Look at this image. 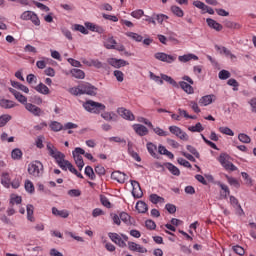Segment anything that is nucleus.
<instances>
[{
    "mask_svg": "<svg viewBox=\"0 0 256 256\" xmlns=\"http://www.w3.org/2000/svg\"><path fill=\"white\" fill-rule=\"evenodd\" d=\"M219 79L222 81H225L226 79H229L231 77V72L227 70H221L218 74Z\"/></svg>",
    "mask_w": 256,
    "mask_h": 256,
    "instance_id": "nucleus-55",
    "label": "nucleus"
},
{
    "mask_svg": "<svg viewBox=\"0 0 256 256\" xmlns=\"http://www.w3.org/2000/svg\"><path fill=\"white\" fill-rule=\"evenodd\" d=\"M108 237L109 239H111L113 243H115V245H118V247H121V248L127 247V243H125V241L123 240V238L120 237L119 234L110 232L108 233Z\"/></svg>",
    "mask_w": 256,
    "mask_h": 256,
    "instance_id": "nucleus-9",
    "label": "nucleus"
},
{
    "mask_svg": "<svg viewBox=\"0 0 256 256\" xmlns=\"http://www.w3.org/2000/svg\"><path fill=\"white\" fill-rule=\"evenodd\" d=\"M89 67H95L96 69H107V64L102 63L98 59H93L90 62L83 61Z\"/></svg>",
    "mask_w": 256,
    "mask_h": 256,
    "instance_id": "nucleus-17",
    "label": "nucleus"
},
{
    "mask_svg": "<svg viewBox=\"0 0 256 256\" xmlns=\"http://www.w3.org/2000/svg\"><path fill=\"white\" fill-rule=\"evenodd\" d=\"M34 207L31 204H28L26 207V211H27V219L28 221H31L33 223V221H35V218L33 217V213H34Z\"/></svg>",
    "mask_w": 256,
    "mask_h": 256,
    "instance_id": "nucleus-39",
    "label": "nucleus"
},
{
    "mask_svg": "<svg viewBox=\"0 0 256 256\" xmlns=\"http://www.w3.org/2000/svg\"><path fill=\"white\" fill-rule=\"evenodd\" d=\"M238 140L241 143H251V137H249V135L245 134V133H240L238 134Z\"/></svg>",
    "mask_w": 256,
    "mask_h": 256,
    "instance_id": "nucleus-51",
    "label": "nucleus"
},
{
    "mask_svg": "<svg viewBox=\"0 0 256 256\" xmlns=\"http://www.w3.org/2000/svg\"><path fill=\"white\" fill-rule=\"evenodd\" d=\"M166 169H168V171H170V173H172V175H175L176 177H179L181 175V171L179 170V168H177V166L173 165L172 163H165L164 164Z\"/></svg>",
    "mask_w": 256,
    "mask_h": 256,
    "instance_id": "nucleus-26",
    "label": "nucleus"
},
{
    "mask_svg": "<svg viewBox=\"0 0 256 256\" xmlns=\"http://www.w3.org/2000/svg\"><path fill=\"white\" fill-rule=\"evenodd\" d=\"M74 31H79L80 33H82L83 35H88L89 31L85 29V26L81 25V24H75L73 26Z\"/></svg>",
    "mask_w": 256,
    "mask_h": 256,
    "instance_id": "nucleus-53",
    "label": "nucleus"
},
{
    "mask_svg": "<svg viewBox=\"0 0 256 256\" xmlns=\"http://www.w3.org/2000/svg\"><path fill=\"white\" fill-rule=\"evenodd\" d=\"M150 201L154 205H157V203H165V198L157 195V194H151L150 195Z\"/></svg>",
    "mask_w": 256,
    "mask_h": 256,
    "instance_id": "nucleus-34",
    "label": "nucleus"
},
{
    "mask_svg": "<svg viewBox=\"0 0 256 256\" xmlns=\"http://www.w3.org/2000/svg\"><path fill=\"white\" fill-rule=\"evenodd\" d=\"M117 113L123 119H127L128 121H135V116L133 113L125 108H118Z\"/></svg>",
    "mask_w": 256,
    "mask_h": 256,
    "instance_id": "nucleus-12",
    "label": "nucleus"
},
{
    "mask_svg": "<svg viewBox=\"0 0 256 256\" xmlns=\"http://www.w3.org/2000/svg\"><path fill=\"white\" fill-rule=\"evenodd\" d=\"M22 201L21 196H11L10 205H21Z\"/></svg>",
    "mask_w": 256,
    "mask_h": 256,
    "instance_id": "nucleus-60",
    "label": "nucleus"
},
{
    "mask_svg": "<svg viewBox=\"0 0 256 256\" xmlns=\"http://www.w3.org/2000/svg\"><path fill=\"white\" fill-rule=\"evenodd\" d=\"M10 93H12V95H14L15 99H17V101H19V103H22V105H27V97L23 96V94H21L19 91L13 89V88H9Z\"/></svg>",
    "mask_w": 256,
    "mask_h": 256,
    "instance_id": "nucleus-16",
    "label": "nucleus"
},
{
    "mask_svg": "<svg viewBox=\"0 0 256 256\" xmlns=\"http://www.w3.org/2000/svg\"><path fill=\"white\" fill-rule=\"evenodd\" d=\"M70 73L72 77H75V79H85V72L81 69L74 68Z\"/></svg>",
    "mask_w": 256,
    "mask_h": 256,
    "instance_id": "nucleus-28",
    "label": "nucleus"
},
{
    "mask_svg": "<svg viewBox=\"0 0 256 256\" xmlns=\"http://www.w3.org/2000/svg\"><path fill=\"white\" fill-rule=\"evenodd\" d=\"M215 99V95H206L203 96L200 100L199 103L203 106V107H207V105H211V103H213V100Z\"/></svg>",
    "mask_w": 256,
    "mask_h": 256,
    "instance_id": "nucleus-25",
    "label": "nucleus"
},
{
    "mask_svg": "<svg viewBox=\"0 0 256 256\" xmlns=\"http://www.w3.org/2000/svg\"><path fill=\"white\" fill-rule=\"evenodd\" d=\"M83 107L88 113H101V111H105V105L99 102H95L93 100H88L83 103Z\"/></svg>",
    "mask_w": 256,
    "mask_h": 256,
    "instance_id": "nucleus-2",
    "label": "nucleus"
},
{
    "mask_svg": "<svg viewBox=\"0 0 256 256\" xmlns=\"http://www.w3.org/2000/svg\"><path fill=\"white\" fill-rule=\"evenodd\" d=\"M126 35H127V37H130L134 41H137V43H141V41H143V36H141L135 32H128V33H126Z\"/></svg>",
    "mask_w": 256,
    "mask_h": 256,
    "instance_id": "nucleus-44",
    "label": "nucleus"
},
{
    "mask_svg": "<svg viewBox=\"0 0 256 256\" xmlns=\"http://www.w3.org/2000/svg\"><path fill=\"white\" fill-rule=\"evenodd\" d=\"M206 23L210 29H214L215 31H223V25L219 24V22L213 20L212 18H207Z\"/></svg>",
    "mask_w": 256,
    "mask_h": 256,
    "instance_id": "nucleus-18",
    "label": "nucleus"
},
{
    "mask_svg": "<svg viewBox=\"0 0 256 256\" xmlns=\"http://www.w3.org/2000/svg\"><path fill=\"white\" fill-rule=\"evenodd\" d=\"M11 157H12V159H15L16 161H19V159H21V157H23V152L21 151V149L15 148L14 150H12Z\"/></svg>",
    "mask_w": 256,
    "mask_h": 256,
    "instance_id": "nucleus-40",
    "label": "nucleus"
},
{
    "mask_svg": "<svg viewBox=\"0 0 256 256\" xmlns=\"http://www.w3.org/2000/svg\"><path fill=\"white\" fill-rule=\"evenodd\" d=\"M155 59L162 61L163 63H175L177 61V55H169L165 52H158L154 54Z\"/></svg>",
    "mask_w": 256,
    "mask_h": 256,
    "instance_id": "nucleus-6",
    "label": "nucleus"
},
{
    "mask_svg": "<svg viewBox=\"0 0 256 256\" xmlns=\"http://www.w3.org/2000/svg\"><path fill=\"white\" fill-rule=\"evenodd\" d=\"M232 249L234 253H236V255H240V256L245 255V249L239 245L233 246Z\"/></svg>",
    "mask_w": 256,
    "mask_h": 256,
    "instance_id": "nucleus-61",
    "label": "nucleus"
},
{
    "mask_svg": "<svg viewBox=\"0 0 256 256\" xmlns=\"http://www.w3.org/2000/svg\"><path fill=\"white\" fill-rule=\"evenodd\" d=\"M128 249L130 251H135L136 253H147V248H145L135 242H128Z\"/></svg>",
    "mask_w": 256,
    "mask_h": 256,
    "instance_id": "nucleus-15",
    "label": "nucleus"
},
{
    "mask_svg": "<svg viewBox=\"0 0 256 256\" xmlns=\"http://www.w3.org/2000/svg\"><path fill=\"white\" fill-rule=\"evenodd\" d=\"M80 89L82 95H90L91 97L97 95V87L93 86L91 83L84 82L80 84Z\"/></svg>",
    "mask_w": 256,
    "mask_h": 256,
    "instance_id": "nucleus-5",
    "label": "nucleus"
},
{
    "mask_svg": "<svg viewBox=\"0 0 256 256\" xmlns=\"http://www.w3.org/2000/svg\"><path fill=\"white\" fill-rule=\"evenodd\" d=\"M152 129H153L154 133L156 135H158L159 137H167V135H169V132L161 129L160 127H156V128L153 127Z\"/></svg>",
    "mask_w": 256,
    "mask_h": 256,
    "instance_id": "nucleus-54",
    "label": "nucleus"
},
{
    "mask_svg": "<svg viewBox=\"0 0 256 256\" xmlns=\"http://www.w3.org/2000/svg\"><path fill=\"white\" fill-rule=\"evenodd\" d=\"M0 105L3 107V109H13V107H15L17 104H15V102L12 100L3 99L1 100Z\"/></svg>",
    "mask_w": 256,
    "mask_h": 256,
    "instance_id": "nucleus-31",
    "label": "nucleus"
},
{
    "mask_svg": "<svg viewBox=\"0 0 256 256\" xmlns=\"http://www.w3.org/2000/svg\"><path fill=\"white\" fill-rule=\"evenodd\" d=\"M136 209L138 210V213H145L146 211H149V206H147V203L144 201H138L136 203Z\"/></svg>",
    "mask_w": 256,
    "mask_h": 256,
    "instance_id": "nucleus-30",
    "label": "nucleus"
},
{
    "mask_svg": "<svg viewBox=\"0 0 256 256\" xmlns=\"http://www.w3.org/2000/svg\"><path fill=\"white\" fill-rule=\"evenodd\" d=\"M215 49L217 51H220L221 54L224 53L226 57H229L231 59V61H235V59H237V56L231 53V50L227 49V47L225 46L215 45Z\"/></svg>",
    "mask_w": 256,
    "mask_h": 256,
    "instance_id": "nucleus-14",
    "label": "nucleus"
},
{
    "mask_svg": "<svg viewBox=\"0 0 256 256\" xmlns=\"http://www.w3.org/2000/svg\"><path fill=\"white\" fill-rule=\"evenodd\" d=\"M101 117L105 121H117V114L114 112H104L101 114Z\"/></svg>",
    "mask_w": 256,
    "mask_h": 256,
    "instance_id": "nucleus-29",
    "label": "nucleus"
},
{
    "mask_svg": "<svg viewBox=\"0 0 256 256\" xmlns=\"http://www.w3.org/2000/svg\"><path fill=\"white\" fill-rule=\"evenodd\" d=\"M155 19L160 25H163V22L169 19V16L165 14H154V20Z\"/></svg>",
    "mask_w": 256,
    "mask_h": 256,
    "instance_id": "nucleus-50",
    "label": "nucleus"
},
{
    "mask_svg": "<svg viewBox=\"0 0 256 256\" xmlns=\"http://www.w3.org/2000/svg\"><path fill=\"white\" fill-rule=\"evenodd\" d=\"M50 129L54 132L61 131L63 129V124L57 121H53L50 123Z\"/></svg>",
    "mask_w": 256,
    "mask_h": 256,
    "instance_id": "nucleus-42",
    "label": "nucleus"
},
{
    "mask_svg": "<svg viewBox=\"0 0 256 256\" xmlns=\"http://www.w3.org/2000/svg\"><path fill=\"white\" fill-rule=\"evenodd\" d=\"M171 12L173 13V15H176V17H183L185 15L183 9L176 5L171 6Z\"/></svg>",
    "mask_w": 256,
    "mask_h": 256,
    "instance_id": "nucleus-36",
    "label": "nucleus"
},
{
    "mask_svg": "<svg viewBox=\"0 0 256 256\" xmlns=\"http://www.w3.org/2000/svg\"><path fill=\"white\" fill-rule=\"evenodd\" d=\"M33 13L32 11H25L21 16L20 19H22L23 21H31V17H33Z\"/></svg>",
    "mask_w": 256,
    "mask_h": 256,
    "instance_id": "nucleus-58",
    "label": "nucleus"
},
{
    "mask_svg": "<svg viewBox=\"0 0 256 256\" xmlns=\"http://www.w3.org/2000/svg\"><path fill=\"white\" fill-rule=\"evenodd\" d=\"M11 119L12 117L9 114H4L0 116V127H5V125H7V123L11 121Z\"/></svg>",
    "mask_w": 256,
    "mask_h": 256,
    "instance_id": "nucleus-41",
    "label": "nucleus"
},
{
    "mask_svg": "<svg viewBox=\"0 0 256 256\" xmlns=\"http://www.w3.org/2000/svg\"><path fill=\"white\" fill-rule=\"evenodd\" d=\"M179 86L188 95H193V93H195V90L193 89V86H191V84H189L185 81H180Z\"/></svg>",
    "mask_w": 256,
    "mask_h": 256,
    "instance_id": "nucleus-19",
    "label": "nucleus"
},
{
    "mask_svg": "<svg viewBox=\"0 0 256 256\" xmlns=\"http://www.w3.org/2000/svg\"><path fill=\"white\" fill-rule=\"evenodd\" d=\"M169 131L170 133H172V135H175L182 141H189V135H187L183 130H181L179 126H170Z\"/></svg>",
    "mask_w": 256,
    "mask_h": 256,
    "instance_id": "nucleus-7",
    "label": "nucleus"
},
{
    "mask_svg": "<svg viewBox=\"0 0 256 256\" xmlns=\"http://www.w3.org/2000/svg\"><path fill=\"white\" fill-rule=\"evenodd\" d=\"M52 214L55 217H61L62 219H67L69 217V212L67 210H59L57 207L52 208Z\"/></svg>",
    "mask_w": 256,
    "mask_h": 256,
    "instance_id": "nucleus-24",
    "label": "nucleus"
},
{
    "mask_svg": "<svg viewBox=\"0 0 256 256\" xmlns=\"http://www.w3.org/2000/svg\"><path fill=\"white\" fill-rule=\"evenodd\" d=\"M218 161L220 165H222V167H224V169L227 171H237V166L229 161V156L227 153H221Z\"/></svg>",
    "mask_w": 256,
    "mask_h": 256,
    "instance_id": "nucleus-4",
    "label": "nucleus"
},
{
    "mask_svg": "<svg viewBox=\"0 0 256 256\" xmlns=\"http://www.w3.org/2000/svg\"><path fill=\"white\" fill-rule=\"evenodd\" d=\"M68 195L70 197H81V190L79 189H71L68 191Z\"/></svg>",
    "mask_w": 256,
    "mask_h": 256,
    "instance_id": "nucleus-64",
    "label": "nucleus"
},
{
    "mask_svg": "<svg viewBox=\"0 0 256 256\" xmlns=\"http://www.w3.org/2000/svg\"><path fill=\"white\" fill-rule=\"evenodd\" d=\"M193 5L197 7V9H201L202 13H207V9H209V6L199 0L194 1Z\"/></svg>",
    "mask_w": 256,
    "mask_h": 256,
    "instance_id": "nucleus-35",
    "label": "nucleus"
},
{
    "mask_svg": "<svg viewBox=\"0 0 256 256\" xmlns=\"http://www.w3.org/2000/svg\"><path fill=\"white\" fill-rule=\"evenodd\" d=\"M224 25L227 29H239L241 27V24L229 20L224 21Z\"/></svg>",
    "mask_w": 256,
    "mask_h": 256,
    "instance_id": "nucleus-47",
    "label": "nucleus"
},
{
    "mask_svg": "<svg viewBox=\"0 0 256 256\" xmlns=\"http://www.w3.org/2000/svg\"><path fill=\"white\" fill-rule=\"evenodd\" d=\"M134 131L140 137H145V135H147V133H149V129H147V127H145V126H143L141 124L134 125Z\"/></svg>",
    "mask_w": 256,
    "mask_h": 256,
    "instance_id": "nucleus-22",
    "label": "nucleus"
},
{
    "mask_svg": "<svg viewBox=\"0 0 256 256\" xmlns=\"http://www.w3.org/2000/svg\"><path fill=\"white\" fill-rule=\"evenodd\" d=\"M100 202L101 204L106 207L107 209H111V202L105 195H100Z\"/></svg>",
    "mask_w": 256,
    "mask_h": 256,
    "instance_id": "nucleus-56",
    "label": "nucleus"
},
{
    "mask_svg": "<svg viewBox=\"0 0 256 256\" xmlns=\"http://www.w3.org/2000/svg\"><path fill=\"white\" fill-rule=\"evenodd\" d=\"M146 147L151 157H153L154 159H159V155L157 154V145L153 144L152 142H148L146 144Z\"/></svg>",
    "mask_w": 256,
    "mask_h": 256,
    "instance_id": "nucleus-20",
    "label": "nucleus"
},
{
    "mask_svg": "<svg viewBox=\"0 0 256 256\" xmlns=\"http://www.w3.org/2000/svg\"><path fill=\"white\" fill-rule=\"evenodd\" d=\"M191 59L194 61H199V57L195 54H185L178 57V61H180V63H187L191 61Z\"/></svg>",
    "mask_w": 256,
    "mask_h": 256,
    "instance_id": "nucleus-23",
    "label": "nucleus"
},
{
    "mask_svg": "<svg viewBox=\"0 0 256 256\" xmlns=\"http://www.w3.org/2000/svg\"><path fill=\"white\" fill-rule=\"evenodd\" d=\"M2 185L9 189L11 187V178L9 177V173H3L2 174V180H1Z\"/></svg>",
    "mask_w": 256,
    "mask_h": 256,
    "instance_id": "nucleus-32",
    "label": "nucleus"
},
{
    "mask_svg": "<svg viewBox=\"0 0 256 256\" xmlns=\"http://www.w3.org/2000/svg\"><path fill=\"white\" fill-rule=\"evenodd\" d=\"M111 179H114V181L118 183H125V181H127V174L121 171H114L111 174Z\"/></svg>",
    "mask_w": 256,
    "mask_h": 256,
    "instance_id": "nucleus-13",
    "label": "nucleus"
},
{
    "mask_svg": "<svg viewBox=\"0 0 256 256\" xmlns=\"http://www.w3.org/2000/svg\"><path fill=\"white\" fill-rule=\"evenodd\" d=\"M120 221H123L126 225H135V219L126 212L120 213Z\"/></svg>",
    "mask_w": 256,
    "mask_h": 256,
    "instance_id": "nucleus-21",
    "label": "nucleus"
},
{
    "mask_svg": "<svg viewBox=\"0 0 256 256\" xmlns=\"http://www.w3.org/2000/svg\"><path fill=\"white\" fill-rule=\"evenodd\" d=\"M71 95H75L76 97L79 95H82L81 93V85H78L77 87H73L69 90Z\"/></svg>",
    "mask_w": 256,
    "mask_h": 256,
    "instance_id": "nucleus-63",
    "label": "nucleus"
},
{
    "mask_svg": "<svg viewBox=\"0 0 256 256\" xmlns=\"http://www.w3.org/2000/svg\"><path fill=\"white\" fill-rule=\"evenodd\" d=\"M115 45H117V41L113 37L108 38L104 43L106 49H115Z\"/></svg>",
    "mask_w": 256,
    "mask_h": 256,
    "instance_id": "nucleus-38",
    "label": "nucleus"
},
{
    "mask_svg": "<svg viewBox=\"0 0 256 256\" xmlns=\"http://www.w3.org/2000/svg\"><path fill=\"white\" fill-rule=\"evenodd\" d=\"M84 173L89 177V179H91V181H95V172L93 171V167L86 166Z\"/></svg>",
    "mask_w": 256,
    "mask_h": 256,
    "instance_id": "nucleus-43",
    "label": "nucleus"
},
{
    "mask_svg": "<svg viewBox=\"0 0 256 256\" xmlns=\"http://www.w3.org/2000/svg\"><path fill=\"white\" fill-rule=\"evenodd\" d=\"M107 62L115 69H121V67H126V65H129V62L117 58H109Z\"/></svg>",
    "mask_w": 256,
    "mask_h": 256,
    "instance_id": "nucleus-10",
    "label": "nucleus"
},
{
    "mask_svg": "<svg viewBox=\"0 0 256 256\" xmlns=\"http://www.w3.org/2000/svg\"><path fill=\"white\" fill-rule=\"evenodd\" d=\"M26 110L29 111V113H32L35 117H41L43 115V110L39 108L38 106L28 103L25 106Z\"/></svg>",
    "mask_w": 256,
    "mask_h": 256,
    "instance_id": "nucleus-11",
    "label": "nucleus"
},
{
    "mask_svg": "<svg viewBox=\"0 0 256 256\" xmlns=\"http://www.w3.org/2000/svg\"><path fill=\"white\" fill-rule=\"evenodd\" d=\"M24 187L27 193H35V186L33 185V182H31L30 180L25 181Z\"/></svg>",
    "mask_w": 256,
    "mask_h": 256,
    "instance_id": "nucleus-48",
    "label": "nucleus"
},
{
    "mask_svg": "<svg viewBox=\"0 0 256 256\" xmlns=\"http://www.w3.org/2000/svg\"><path fill=\"white\" fill-rule=\"evenodd\" d=\"M35 91H37L38 93H41L42 95H49V93H50L49 87H47V85H45L43 83H39L35 87Z\"/></svg>",
    "mask_w": 256,
    "mask_h": 256,
    "instance_id": "nucleus-27",
    "label": "nucleus"
},
{
    "mask_svg": "<svg viewBox=\"0 0 256 256\" xmlns=\"http://www.w3.org/2000/svg\"><path fill=\"white\" fill-rule=\"evenodd\" d=\"M219 131L223 135H229V137H233L235 135V132H233V130H231L229 127H220Z\"/></svg>",
    "mask_w": 256,
    "mask_h": 256,
    "instance_id": "nucleus-52",
    "label": "nucleus"
},
{
    "mask_svg": "<svg viewBox=\"0 0 256 256\" xmlns=\"http://www.w3.org/2000/svg\"><path fill=\"white\" fill-rule=\"evenodd\" d=\"M114 77H116L119 83H123L125 75L121 72V70H115Z\"/></svg>",
    "mask_w": 256,
    "mask_h": 256,
    "instance_id": "nucleus-62",
    "label": "nucleus"
},
{
    "mask_svg": "<svg viewBox=\"0 0 256 256\" xmlns=\"http://www.w3.org/2000/svg\"><path fill=\"white\" fill-rule=\"evenodd\" d=\"M161 79H162V81H166V83H169L173 87H178L177 82L170 76H167L166 74H162Z\"/></svg>",
    "mask_w": 256,
    "mask_h": 256,
    "instance_id": "nucleus-45",
    "label": "nucleus"
},
{
    "mask_svg": "<svg viewBox=\"0 0 256 256\" xmlns=\"http://www.w3.org/2000/svg\"><path fill=\"white\" fill-rule=\"evenodd\" d=\"M226 178H227L229 185H232V187H236V189H239V187H241V184L239 183L238 179H235V178L229 177V176H226Z\"/></svg>",
    "mask_w": 256,
    "mask_h": 256,
    "instance_id": "nucleus-49",
    "label": "nucleus"
},
{
    "mask_svg": "<svg viewBox=\"0 0 256 256\" xmlns=\"http://www.w3.org/2000/svg\"><path fill=\"white\" fill-rule=\"evenodd\" d=\"M230 203L233 205V207H238L239 208V215L243 214V208H241V204H239V200L235 198V196H230Z\"/></svg>",
    "mask_w": 256,
    "mask_h": 256,
    "instance_id": "nucleus-46",
    "label": "nucleus"
},
{
    "mask_svg": "<svg viewBox=\"0 0 256 256\" xmlns=\"http://www.w3.org/2000/svg\"><path fill=\"white\" fill-rule=\"evenodd\" d=\"M130 183L132 185V195L134 199H141V197H143L141 185L136 180H131Z\"/></svg>",
    "mask_w": 256,
    "mask_h": 256,
    "instance_id": "nucleus-8",
    "label": "nucleus"
},
{
    "mask_svg": "<svg viewBox=\"0 0 256 256\" xmlns=\"http://www.w3.org/2000/svg\"><path fill=\"white\" fill-rule=\"evenodd\" d=\"M28 173L32 177L39 178L43 177L44 168L43 163L40 161H34L28 165Z\"/></svg>",
    "mask_w": 256,
    "mask_h": 256,
    "instance_id": "nucleus-3",
    "label": "nucleus"
},
{
    "mask_svg": "<svg viewBox=\"0 0 256 256\" xmlns=\"http://www.w3.org/2000/svg\"><path fill=\"white\" fill-rule=\"evenodd\" d=\"M46 149L50 157H53V159H55L60 169H62V171H67L70 162L68 160H65V154L57 150V148L53 146L51 143L47 144Z\"/></svg>",
    "mask_w": 256,
    "mask_h": 256,
    "instance_id": "nucleus-1",
    "label": "nucleus"
},
{
    "mask_svg": "<svg viewBox=\"0 0 256 256\" xmlns=\"http://www.w3.org/2000/svg\"><path fill=\"white\" fill-rule=\"evenodd\" d=\"M187 151H189V153H191L192 155H194V157H196V159H199V157H201V155L199 154V152L197 151V149L191 145H187L186 146Z\"/></svg>",
    "mask_w": 256,
    "mask_h": 256,
    "instance_id": "nucleus-57",
    "label": "nucleus"
},
{
    "mask_svg": "<svg viewBox=\"0 0 256 256\" xmlns=\"http://www.w3.org/2000/svg\"><path fill=\"white\" fill-rule=\"evenodd\" d=\"M219 187L222 189V191H224V193L220 194V197H222V199H227V197H229V195L231 194L229 187L222 183H219Z\"/></svg>",
    "mask_w": 256,
    "mask_h": 256,
    "instance_id": "nucleus-33",
    "label": "nucleus"
},
{
    "mask_svg": "<svg viewBox=\"0 0 256 256\" xmlns=\"http://www.w3.org/2000/svg\"><path fill=\"white\" fill-rule=\"evenodd\" d=\"M205 128H203V125L201 122L196 123L195 126L188 127V131H191L192 133H201V131H204Z\"/></svg>",
    "mask_w": 256,
    "mask_h": 256,
    "instance_id": "nucleus-37",
    "label": "nucleus"
},
{
    "mask_svg": "<svg viewBox=\"0 0 256 256\" xmlns=\"http://www.w3.org/2000/svg\"><path fill=\"white\" fill-rule=\"evenodd\" d=\"M145 15V12L142 9L135 10L131 13V16L134 17V19H141Z\"/></svg>",
    "mask_w": 256,
    "mask_h": 256,
    "instance_id": "nucleus-59",
    "label": "nucleus"
}]
</instances>
